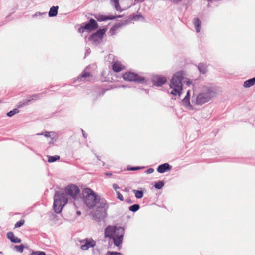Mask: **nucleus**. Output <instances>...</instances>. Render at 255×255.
I'll return each mask as SVG.
<instances>
[{
    "label": "nucleus",
    "instance_id": "obj_1",
    "mask_svg": "<svg viewBox=\"0 0 255 255\" xmlns=\"http://www.w3.org/2000/svg\"><path fill=\"white\" fill-rule=\"evenodd\" d=\"M80 190L78 187L74 184L68 185L65 188V193L56 192L54 196L53 208L56 213H60L63 206L67 203V196H70L74 200L79 194Z\"/></svg>",
    "mask_w": 255,
    "mask_h": 255
},
{
    "label": "nucleus",
    "instance_id": "obj_2",
    "mask_svg": "<svg viewBox=\"0 0 255 255\" xmlns=\"http://www.w3.org/2000/svg\"><path fill=\"white\" fill-rule=\"evenodd\" d=\"M217 95V88L211 83L202 86L201 92L192 97V103L196 105H202L208 102Z\"/></svg>",
    "mask_w": 255,
    "mask_h": 255
},
{
    "label": "nucleus",
    "instance_id": "obj_3",
    "mask_svg": "<svg viewBox=\"0 0 255 255\" xmlns=\"http://www.w3.org/2000/svg\"><path fill=\"white\" fill-rule=\"evenodd\" d=\"M183 78V73L182 71L177 72L173 75L170 83V88L171 89L170 94L179 96L181 95L183 90L182 81Z\"/></svg>",
    "mask_w": 255,
    "mask_h": 255
},
{
    "label": "nucleus",
    "instance_id": "obj_4",
    "mask_svg": "<svg viewBox=\"0 0 255 255\" xmlns=\"http://www.w3.org/2000/svg\"><path fill=\"white\" fill-rule=\"evenodd\" d=\"M98 196L92 189L87 188L84 191V201L90 209L94 208L98 203Z\"/></svg>",
    "mask_w": 255,
    "mask_h": 255
},
{
    "label": "nucleus",
    "instance_id": "obj_5",
    "mask_svg": "<svg viewBox=\"0 0 255 255\" xmlns=\"http://www.w3.org/2000/svg\"><path fill=\"white\" fill-rule=\"evenodd\" d=\"M106 30V28L99 29L89 37L88 40L94 45H97L102 41L103 35L105 34Z\"/></svg>",
    "mask_w": 255,
    "mask_h": 255
},
{
    "label": "nucleus",
    "instance_id": "obj_6",
    "mask_svg": "<svg viewBox=\"0 0 255 255\" xmlns=\"http://www.w3.org/2000/svg\"><path fill=\"white\" fill-rule=\"evenodd\" d=\"M124 80L129 81H134L138 83H144L146 82L145 78L141 77L133 72H126L123 75Z\"/></svg>",
    "mask_w": 255,
    "mask_h": 255
},
{
    "label": "nucleus",
    "instance_id": "obj_7",
    "mask_svg": "<svg viewBox=\"0 0 255 255\" xmlns=\"http://www.w3.org/2000/svg\"><path fill=\"white\" fill-rule=\"evenodd\" d=\"M98 27L97 22L93 19H90L88 22L83 23L78 28V32L80 33H83L84 30L90 32L96 30Z\"/></svg>",
    "mask_w": 255,
    "mask_h": 255
},
{
    "label": "nucleus",
    "instance_id": "obj_8",
    "mask_svg": "<svg viewBox=\"0 0 255 255\" xmlns=\"http://www.w3.org/2000/svg\"><path fill=\"white\" fill-rule=\"evenodd\" d=\"M107 211L101 209H97L93 215V218L97 222H100L106 217Z\"/></svg>",
    "mask_w": 255,
    "mask_h": 255
},
{
    "label": "nucleus",
    "instance_id": "obj_9",
    "mask_svg": "<svg viewBox=\"0 0 255 255\" xmlns=\"http://www.w3.org/2000/svg\"><path fill=\"white\" fill-rule=\"evenodd\" d=\"M166 77L161 75H155L152 78L153 85L157 86H161L166 83Z\"/></svg>",
    "mask_w": 255,
    "mask_h": 255
},
{
    "label": "nucleus",
    "instance_id": "obj_10",
    "mask_svg": "<svg viewBox=\"0 0 255 255\" xmlns=\"http://www.w3.org/2000/svg\"><path fill=\"white\" fill-rule=\"evenodd\" d=\"M85 243L81 246V249L82 250H87L90 248L94 247L96 245V242L92 239H85L81 241V243L84 242Z\"/></svg>",
    "mask_w": 255,
    "mask_h": 255
},
{
    "label": "nucleus",
    "instance_id": "obj_11",
    "mask_svg": "<svg viewBox=\"0 0 255 255\" xmlns=\"http://www.w3.org/2000/svg\"><path fill=\"white\" fill-rule=\"evenodd\" d=\"M99 206L97 207V209H101L107 211L109 208V204L107 201L103 198H101L100 196H98V203Z\"/></svg>",
    "mask_w": 255,
    "mask_h": 255
},
{
    "label": "nucleus",
    "instance_id": "obj_12",
    "mask_svg": "<svg viewBox=\"0 0 255 255\" xmlns=\"http://www.w3.org/2000/svg\"><path fill=\"white\" fill-rule=\"evenodd\" d=\"M122 17V15H117V16H105L103 15H98L95 16V18L98 21H105L108 20H112L116 18H121Z\"/></svg>",
    "mask_w": 255,
    "mask_h": 255
},
{
    "label": "nucleus",
    "instance_id": "obj_13",
    "mask_svg": "<svg viewBox=\"0 0 255 255\" xmlns=\"http://www.w3.org/2000/svg\"><path fill=\"white\" fill-rule=\"evenodd\" d=\"M115 232V226H109L105 229L104 234L105 237H108L110 239L113 238Z\"/></svg>",
    "mask_w": 255,
    "mask_h": 255
},
{
    "label": "nucleus",
    "instance_id": "obj_14",
    "mask_svg": "<svg viewBox=\"0 0 255 255\" xmlns=\"http://www.w3.org/2000/svg\"><path fill=\"white\" fill-rule=\"evenodd\" d=\"M172 168V166L168 163H165L159 165L157 168V171L160 173H163L167 170H170Z\"/></svg>",
    "mask_w": 255,
    "mask_h": 255
},
{
    "label": "nucleus",
    "instance_id": "obj_15",
    "mask_svg": "<svg viewBox=\"0 0 255 255\" xmlns=\"http://www.w3.org/2000/svg\"><path fill=\"white\" fill-rule=\"evenodd\" d=\"M7 237L12 243H19L21 242V240L18 237H15L12 232H7Z\"/></svg>",
    "mask_w": 255,
    "mask_h": 255
},
{
    "label": "nucleus",
    "instance_id": "obj_16",
    "mask_svg": "<svg viewBox=\"0 0 255 255\" xmlns=\"http://www.w3.org/2000/svg\"><path fill=\"white\" fill-rule=\"evenodd\" d=\"M123 25V23H118L115 24L113 27H112L109 33L111 35H114L117 33V30L119 29Z\"/></svg>",
    "mask_w": 255,
    "mask_h": 255
},
{
    "label": "nucleus",
    "instance_id": "obj_17",
    "mask_svg": "<svg viewBox=\"0 0 255 255\" xmlns=\"http://www.w3.org/2000/svg\"><path fill=\"white\" fill-rule=\"evenodd\" d=\"M59 7L58 6H53L50 8L49 11V16L50 17H55L58 14Z\"/></svg>",
    "mask_w": 255,
    "mask_h": 255
},
{
    "label": "nucleus",
    "instance_id": "obj_18",
    "mask_svg": "<svg viewBox=\"0 0 255 255\" xmlns=\"http://www.w3.org/2000/svg\"><path fill=\"white\" fill-rule=\"evenodd\" d=\"M42 95L43 94L42 93L33 94L28 96L27 98V99L28 100V102H29V103L31 101H36L38 99H40L42 97Z\"/></svg>",
    "mask_w": 255,
    "mask_h": 255
},
{
    "label": "nucleus",
    "instance_id": "obj_19",
    "mask_svg": "<svg viewBox=\"0 0 255 255\" xmlns=\"http://www.w3.org/2000/svg\"><path fill=\"white\" fill-rule=\"evenodd\" d=\"M124 234V229L123 227L115 226V232L114 233V236L119 237L121 236L122 237H123Z\"/></svg>",
    "mask_w": 255,
    "mask_h": 255
},
{
    "label": "nucleus",
    "instance_id": "obj_20",
    "mask_svg": "<svg viewBox=\"0 0 255 255\" xmlns=\"http://www.w3.org/2000/svg\"><path fill=\"white\" fill-rule=\"evenodd\" d=\"M182 104L185 106H186L189 109L193 110V106L191 105L190 101V98L187 97H185L184 98L182 101Z\"/></svg>",
    "mask_w": 255,
    "mask_h": 255
},
{
    "label": "nucleus",
    "instance_id": "obj_21",
    "mask_svg": "<svg viewBox=\"0 0 255 255\" xmlns=\"http://www.w3.org/2000/svg\"><path fill=\"white\" fill-rule=\"evenodd\" d=\"M255 84V77L248 79L244 82L243 86L245 88H249Z\"/></svg>",
    "mask_w": 255,
    "mask_h": 255
},
{
    "label": "nucleus",
    "instance_id": "obj_22",
    "mask_svg": "<svg viewBox=\"0 0 255 255\" xmlns=\"http://www.w3.org/2000/svg\"><path fill=\"white\" fill-rule=\"evenodd\" d=\"M201 24V22L199 18H196L193 19V24L197 33L200 31Z\"/></svg>",
    "mask_w": 255,
    "mask_h": 255
},
{
    "label": "nucleus",
    "instance_id": "obj_23",
    "mask_svg": "<svg viewBox=\"0 0 255 255\" xmlns=\"http://www.w3.org/2000/svg\"><path fill=\"white\" fill-rule=\"evenodd\" d=\"M111 239L113 240L115 246H119L122 243L123 237H122L121 236L120 237L114 236Z\"/></svg>",
    "mask_w": 255,
    "mask_h": 255
},
{
    "label": "nucleus",
    "instance_id": "obj_24",
    "mask_svg": "<svg viewBox=\"0 0 255 255\" xmlns=\"http://www.w3.org/2000/svg\"><path fill=\"white\" fill-rule=\"evenodd\" d=\"M197 67L201 73L205 74L207 72V66L206 64L200 63L198 64Z\"/></svg>",
    "mask_w": 255,
    "mask_h": 255
},
{
    "label": "nucleus",
    "instance_id": "obj_25",
    "mask_svg": "<svg viewBox=\"0 0 255 255\" xmlns=\"http://www.w3.org/2000/svg\"><path fill=\"white\" fill-rule=\"evenodd\" d=\"M112 69L115 72H118L123 69V66L120 63L115 62L112 65Z\"/></svg>",
    "mask_w": 255,
    "mask_h": 255
},
{
    "label": "nucleus",
    "instance_id": "obj_26",
    "mask_svg": "<svg viewBox=\"0 0 255 255\" xmlns=\"http://www.w3.org/2000/svg\"><path fill=\"white\" fill-rule=\"evenodd\" d=\"M120 0H110V3L113 5L117 11H120L121 7L119 5Z\"/></svg>",
    "mask_w": 255,
    "mask_h": 255
},
{
    "label": "nucleus",
    "instance_id": "obj_27",
    "mask_svg": "<svg viewBox=\"0 0 255 255\" xmlns=\"http://www.w3.org/2000/svg\"><path fill=\"white\" fill-rule=\"evenodd\" d=\"M132 192L134 193L135 196L137 199H141L143 196V192L142 190H133Z\"/></svg>",
    "mask_w": 255,
    "mask_h": 255
},
{
    "label": "nucleus",
    "instance_id": "obj_28",
    "mask_svg": "<svg viewBox=\"0 0 255 255\" xmlns=\"http://www.w3.org/2000/svg\"><path fill=\"white\" fill-rule=\"evenodd\" d=\"M90 76V73L89 72L84 71L81 73V75H80V76H79L77 77V80H81L82 79H83V78L85 79L86 78H87Z\"/></svg>",
    "mask_w": 255,
    "mask_h": 255
},
{
    "label": "nucleus",
    "instance_id": "obj_29",
    "mask_svg": "<svg viewBox=\"0 0 255 255\" xmlns=\"http://www.w3.org/2000/svg\"><path fill=\"white\" fill-rule=\"evenodd\" d=\"M60 158L59 155H55V156H49L48 162L49 163L54 162Z\"/></svg>",
    "mask_w": 255,
    "mask_h": 255
},
{
    "label": "nucleus",
    "instance_id": "obj_30",
    "mask_svg": "<svg viewBox=\"0 0 255 255\" xmlns=\"http://www.w3.org/2000/svg\"><path fill=\"white\" fill-rule=\"evenodd\" d=\"M140 208V205L138 204H135L129 207V210L132 212H135Z\"/></svg>",
    "mask_w": 255,
    "mask_h": 255
},
{
    "label": "nucleus",
    "instance_id": "obj_31",
    "mask_svg": "<svg viewBox=\"0 0 255 255\" xmlns=\"http://www.w3.org/2000/svg\"><path fill=\"white\" fill-rule=\"evenodd\" d=\"M55 133L54 132H48L46 131L41 133H38L36 135H44L46 137H51V136L55 135Z\"/></svg>",
    "mask_w": 255,
    "mask_h": 255
},
{
    "label": "nucleus",
    "instance_id": "obj_32",
    "mask_svg": "<svg viewBox=\"0 0 255 255\" xmlns=\"http://www.w3.org/2000/svg\"><path fill=\"white\" fill-rule=\"evenodd\" d=\"M164 185V182L163 181H159L156 182L154 187L157 189H161Z\"/></svg>",
    "mask_w": 255,
    "mask_h": 255
},
{
    "label": "nucleus",
    "instance_id": "obj_33",
    "mask_svg": "<svg viewBox=\"0 0 255 255\" xmlns=\"http://www.w3.org/2000/svg\"><path fill=\"white\" fill-rule=\"evenodd\" d=\"M19 112V110L17 108H15L12 110L10 111L7 113V115L8 117H12L15 114L18 113Z\"/></svg>",
    "mask_w": 255,
    "mask_h": 255
},
{
    "label": "nucleus",
    "instance_id": "obj_34",
    "mask_svg": "<svg viewBox=\"0 0 255 255\" xmlns=\"http://www.w3.org/2000/svg\"><path fill=\"white\" fill-rule=\"evenodd\" d=\"M15 250L19 253H22L24 250V246L23 245H16L14 246Z\"/></svg>",
    "mask_w": 255,
    "mask_h": 255
},
{
    "label": "nucleus",
    "instance_id": "obj_35",
    "mask_svg": "<svg viewBox=\"0 0 255 255\" xmlns=\"http://www.w3.org/2000/svg\"><path fill=\"white\" fill-rule=\"evenodd\" d=\"M31 255H46V254L43 251H33Z\"/></svg>",
    "mask_w": 255,
    "mask_h": 255
},
{
    "label": "nucleus",
    "instance_id": "obj_36",
    "mask_svg": "<svg viewBox=\"0 0 255 255\" xmlns=\"http://www.w3.org/2000/svg\"><path fill=\"white\" fill-rule=\"evenodd\" d=\"M25 221L24 220H20L15 224V228H19L23 225Z\"/></svg>",
    "mask_w": 255,
    "mask_h": 255
},
{
    "label": "nucleus",
    "instance_id": "obj_37",
    "mask_svg": "<svg viewBox=\"0 0 255 255\" xmlns=\"http://www.w3.org/2000/svg\"><path fill=\"white\" fill-rule=\"evenodd\" d=\"M106 255H123L122 253L114 251H108Z\"/></svg>",
    "mask_w": 255,
    "mask_h": 255
},
{
    "label": "nucleus",
    "instance_id": "obj_38",
    "mask_svg": "<svg viewBox=\"0 0 255 255\" xmlns=\"http://www.w3.org/2000/svg\"><path fill=\"white\" fill-rule=\"evenodd\" d=\"M29 104V102H28L27 99H26V101L25 102H20L19 103L18 105V108H21L23 107L25 105H28Z\"/></svg>",
    "mask_w": 255,
    "mask_h": 255
},
{
    "label": "nucleus",
    "instance_id": "obj_39",
    "mask_svg": "<svg viewBox=\"0 0 255 255\" xmlns=\"http://www.w3.org/2000/svg\"><path fill=\"white\" fill-rule=\"evenodd\" d=\"M116 194L117 195V198L119 199L120 201H123L124 198L123 195L120 193V192L116 191Z\"/></svg>",
    "mask_w": 255,
    "mask_h": 255
},
{
    "label": "nucleus",
    "instance_id": "obj_40",
    "mask_svg": "<svg viewBox=\"0 0 255 255\" xmlns=\"http://www.w3.org/2000/svg\"><path fill=\"white\" fill-rule=\"evenodd\" d=\"M141 168L142 167H131L130 168H128V170L129 171H135V170H139V169H141Z\"/></svg>",
    "mask_w": 255,
    "mask_h": 255
},
{
    "label": "nucleus",
    "instance_id": "obj_41",
    "mask_svg": "<svg viewBox=\"0 0 255 255\" xmlns=\"http://www.w3.org/2000/svg\"><path fill=\"white\" fill-rule=\"evenodd\" d=\"M154 170L153 168H149L145 172L147 173V174H151L153 172H154Z\"/></svg>",
    "mask_w": 255,
    "mask_h": 255
},
{
    "label": "nucleus",
    "instance_id": "obj_42",
    "mask_svg": "<svg viewBox=\"0 0 255 255\" xmlns=\"http://www.w3.org/2000/svg\"><path fill=\"white\" fill-rule=\"evenodd\" d=\"M45 13H41V12H36L35 14H34L33 15V17H35L37 16H42L43 14H45Z\"/></svg>",
    "mask_w": 255,
    "mask_h": 255
},
{
    "label": "nucleus",
    "instance_id": "obj_43",
    "mask_svg": "<svg viewBox=\"0 0 255 255\" xmlns=\"http://www.w3.org/2000/svg\"><path fill=\"white\" fill-rule=\"evenodd\" d=\"M113 188L114 189L116 190L117 189L119 188V186L117 184H113Z\"/></svg>",
    "mask_w": 255,
    "mask_h": 255
},
{
    "label": "nucleus",
    "instance_id": "obj_44",
    "mask_svg": "<svg viewBox=\"0 0 255 255\" xmlns=\"http://www.w3.org/2000/svg\"><path fill=\"white\" fill-rule=\"evenodd\" d=\"M126 201L128 204H131L133 203V201L130 198L127 199Z\"/></svg>",
    "mask_w": 255,
    "mask_h": 255
},
{
    "label": "nucleus",
    "instance_id": "obj_45",
    "mask_svg": "<svg viewBox=\"0 0 255 255\" xmlns=\"http://www.w3.org/2000/svg\"><path fill=\"white\" fill-rule=\"evenodd\" d=\"M81 132H82V134H83V137H84V138H86L87 137V135H86V134L85 133V132H84V131L82 129H81Z\"/></svg>",
    "mask_w": 255,
    "mask_h": 255
},
{
    "label": "nucleus",
    "instance_id": "obj_46",
    "mask_svg": "<svg viewBox=\"0 0 255 255\" xmlns=\"http://www.w3.org/2000/svg\"><path fill=\"white\" fill-rule=\"evenodd\" d=\"M185 97H187L188 98L190 97V90H188L187 92L186 95L185 96Z\"/></svg>",
    "mask_w": 255,
    "mask_h": 255
},
{
    "label": "nucleus",
    "instance_id": "obj_47",
    "mask_svg": "<svg viewBox=\"0 0 255 255\" xmlns=\"http://www.w3.org/2000/svg\"><path fill=\"white\" fill-rule=\"evenodd\" d=\"M105 175L109 176V177H111L112 175V174L110 172H107V173H105Z\"/></svg>",
    "mask_w": 255,
    "mask_h": 255
},
{
    "label": "nucleus",
    "instance_id": "obj_48",
    "mask_svg": "<svg viewBox=\"0 0 255 255\" xmlns=\"http://www.w3.org/2000/svg\"><path fill=\"white\" fill-rule=\"evenodd\" d=\"M57 138L56 136L52 137L51 139L52 141H56L57 140Z\"/></svg>",
    "mask_w": 255,
    "mask_h": 255
},
{
    "label": "nucleus",
    "instance_id": "obj_49",
    "mask_svg": "<svg viewBox=\"0 0 255 255\" xmlns=\"http://www.w3.org/2000/svg\"><path fill=\"white\" fill-rule=\"evenodd\" d=\"M76 214L77 215L79 216L81 215V213L80 211H76Z\"/></svg>",
    "mask_w": 255,
    "mask_h": 255
},
{
    "label": "nucleus",
    "instance_id": "obj_50",
    "mask_svg": "<svg viewBox=\"0 0 255 255\" xmlns=\"http://www.w3.org/2000/svg\"><path fill=\"white\" fill-rule=\"evenodd\" d=\"M144 0H135V1H137V2H142Z\"/></svg>",
    "mask_w": 255,
    "mask_h": 255
},
{
    "label": "nucleus",
    "instance_id": "obj_51",
    "mask_svg": "<svg viewBox=\"0 0 255 255\" xmlns=\"http://www.w3.org/2000/svg\"><path fill=\"white\" fill-rule=\"evenodd\" d=\"M122 87H126V86H125V85H122Z\"/></svg>",
    "mask_w": 255,
    "mask_h": 255
},
{
    "label": "nucleus",
    "instance_id": "obj_52",
    "mask_svg": "<svg viewBox=\"0 0 255 255\" xmlns=\"http://www.w3.org/2000/svg\"><path fill=\"white\" fill-rule=\"evenodd\" d=\"M141 16V15H136V17Z\"/></svg>",
    "mask_w": 255,
    "mask_h": 255
},
{
    "label": "nucleus",
    "instance_id": "obj_53",
    "mask_svg": "<svg viewBox=\"0 0 255 255\" xmlns=\"http://www.w3.org/2000/svg\"><path fill=\"white\" fill-rule=\"evenodd\" d=\"M87 53H88V51H87L86 52V54H87Z\"/></svg>",
    "mask_w": 255,
    "mask_h": 255
},
{
    "label": "nucleus",
    "instance_id": "obj_54",
    "mask_svg": "<svg viewBox=\"0 0 255 255\" xmlns=\"http://www.w3.org/2000/svg\"><path fill=\"white\" fill-rule=\"evenodd\" d=\"M97 159H98V160H100V159H99V157H98V156H97Z\"/></svg>",
    "mask_w": 255,
    "mask_h": 255
},
{
    "label": "nucleus",
    "instance_id": "obj_55",
    "mask_svg": "<svg viewBox=\"0 0 255 255\" xmlns=\"http://www.w3.org/2000/svg\"><path fill=\"white\" fill-rule=\"evenodd\" d=\"M2 254V252H0V254Z\"/></svg>",
    "mask_w": 255,
    "mask_h": 255
}]
</instances>
